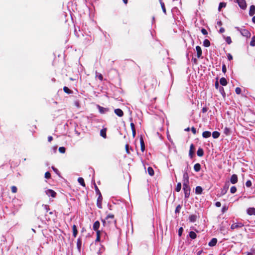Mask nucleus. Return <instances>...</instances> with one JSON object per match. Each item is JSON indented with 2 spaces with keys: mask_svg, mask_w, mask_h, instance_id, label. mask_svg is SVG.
Masks as SVG:
<instances>
[{
  "mask_svg": "<svg viewBox=\"0 0 255 255\" xmlns=\"http://www.w3.org/2000/svg\"><path fill=\"white\" fill-rule=\"evenodd\" d=\"M45 178L46 179H49L51 178V174L49 172L47 171L45 173Z\"/></svg>",
  "mask_w": 255,
  "mask_h": 255,
  "instance_id": "obj_44",
  "label": "nucleus"
},
{
  "mask_svg": "<svg viewBox=\"0 0 255 255\" xmlns=\"http://www.w3.org/2000/svg\"><path fill=\"white\" fill-rule=\"evenodd\" d=\"M247 212L250 216L255 215V208H249L247 210Z\"/></svg>",
  "mask_w": 255,
  "mask_h": 255,
  "instance_id": "obj_13",
  "label": "nucleus"
},
{
  "mask_svg": "<svg viewBox=\"0 0 255 255\" xmlns=\"http://www.w3.org/2000/svg\"><path fill=\"white\" fill-rule=\"evenodd\" d=\"M183 189L185 198H189L190 194V187L189 186V176L187 172H184L183 175Z\"/></svg>",
  "mask_w": 255,
  "mask_h": 255,
  "instance_id": "obj_1",
  "label": "nucleus"
},
{
  "mask_svg": "<svg viewBox=\"0 0 255 255\" xmlns=\"http://www.w3.org/2000/svg\"><path fill=\"white\" fill-rule=\"evenodd\" d=\"M235 92L237 94H240L241 93L242 90L240 87H237L235 89Z\"/></svg>",
  "mask_w": 255,
  "mask_h": 255,
  "instance_id": "obj_46",
  "label": "nucleus"
},
{
  "mask_svg": "<svg viewBox=\"0 0 255 255\" xmlns=\"http://www.w3.org/2000/svg\"><path fill=\"white\" fill-rule=\"evenodd\" d=\"M215 87L216 89H217L219 88V82L217 80L215 82Z\"/></svg>",
  "mask_w": 255,
  "mask_h": 255,
  "instance_id": "obj_56",
  "label": "nucleus"
},
{
  "mask_svg": "<svg viewBox=\"0 0 255 255\" xmlns=\"http://www.w3.org/2000/svg\"><path fill=\"white\" fill-rule=\"evenodd\" d=\"M140 149L142 152H143L145 150V145L143 141V139L142 137L140 138Z\"/></svg>",
  "mask_w": 255,
  "mask_h": 255,
  "instance_id": "obj_17",
  "label": "nucleus"
},
{
  "mask_svg": "<svg viewBox=\"0 0 255 255\" xmlns=\"http://www.w3.org/2000/svg\"><path fill=\"white\" fill-rule=\"evenodd\" d=\"M95 190H96L97 194L98 195H100V194H101L99 189H98V187L96 185H95Z\"/></svg>",
  "mask_w": 255,
  "mask_h": 255,
  "instance_id": "obj_53",
  "label": "nucleus"
},
{
  "mask_svg": "<svg viewBox=\"0 0 255 255\" xmlns=\"http://www.w3.org/2000/svg\"><path fill=\"white\" fill-rule=\"evenodd\" d=\"M227 57H228V59L229 60H231L233 59V56L232 55L230 54V53H228V55H227Z\"/></svg>",
  "mask_w": 255,
  "mask_h": 255,
  "instance_id": "obj_58",
  "label": "nucleus"
},
{
  "mask_svg": "<svg viewBox=\"0 0 255 255\" xmlns=\"http://www.w3.org/2000/svg\"><path fill=\"white\" fill-rule=\"evenodd\" d=\"M53 140V137L52 136H49L48 137V142H51Z\"/></svg>",
  "mask_w": 255,
  "mask_h": 255,
  "instance_id": "obj_64",
  "label": "nucleus"
},
{
  "mask_svg": "<svg viewBox=\"0 0 255 255\" xmlns=\"http://www.w3.org/2000/svg\"><path fill=\"white\" fill-rule=\"evenodd\" d=\"M181 183L180 182H179L177 183L176 187L175 188V190L177 192H179L181 190Z\"/></svg>",
  "mask_w": 255,
  "mask_h": 255,
  "instance_id": "obj_38",
  "label": "nucleus"
},
{
  "mask_svg": "<svg viewBox=\"0 0 255 255\" xmlns=\"http://www.w3.org/2000/svg\"><path fill=\"white\" fill-rule=\"evenodd\" d=\"M226 41L228 44H230L232 42V39L230 36H227L225 38Z\"/></svg>",
  "mask_w": 255,
  "mask_h": 255,
  "instance_id": "obj_40",
  "label": "nucleus"
},
{
  "mask_svg": "<svg viewBox=\"0 0 255 255\" xmlns=\"http://www.w3.org/2000/svg\"><path fill=\"white\" fill-rule=\"evenodd\" d=\"M195 148L193 144H191L190 146V150L189 152V155L191 158L193 157V156L194 154Z\"/></svg>",
  "mask_w": 255,
  "mask_h": 255,
  "instance_id": "obj_10",
  "label": "nucleus"
},
{
  "mask_svg": "<svg viewBox=\"0 0 255 255\" xmlns=\"http://www.w3.org/2000/svg\"><path fill=\"white\" fill-rule=\"evenodd\" d=\"M183 229L182 227H180L179 230H178V235L179 237H181L182 234V233H183Z\"/></svg>",
  "mask_w": 255,
  "mask_h": 255,
  "instance_id": "obj_49",
  "label": "nucleus"
},
{
  "mask_svg": "<svg viewBox=\"0 0 255 255\" xmlns=\"http://www.w3.org/2000/svg\"><path fill=\"white\" fill-rule=\"evenodd\" d=\"M181 209V206L180 205H178L176 208V209L175 211V213H179Z\"/></svg>",
  "mask_w": 255,
  "mask_h": 255,
  "instance_id": "obj_45",
  "label": "nucleus"
},
{
  "mask_svg": "<svg viewBox=\"0 0 255 255\" xmlns=\"http://www.w3.org/2000/svg\"><path fill=\"white\" fill-rule=\"evenodd\" d=\"M238 178L236 174H233L230 178V182L231 183L234 184L238 182Z\"/></svg>",
  "mask_w": 255,
  "mask_h": 255,
  "instance_id": "obj_8",
  "label": "nucleus"
},
{
  "mask_svg": "<svg viewBox=\"0 0 255 255\" xmlns=\"http://www.w3.org/2000/svg\"><path fill=\"white\" fill-rule=\"evenodd\" d=\"M224 133L226 135H230L231 133V131L230 129V128H227V127H225L224 129Z\"/></svg>",
  "mask_w": 255,
  "mask_h": 255,
  "instance_id": "obj_27",
  "label": "nucleus"
},
{
  "mask_svg": "<svg viewBox=\"0 0 255 255\" xmlns=\"http://www.w3.org/2000/svg\"><path fill=\"white\" fill-rule=\"evenodd\" d=\"M147 172L149 175L153 176L154 174L153 169L151 167H148L147 168Z\"/></svg>",
  "mask_w": 255,
  "mask_h": 255,
  "instance_id": "obj_30",
  "label": "nucleus"
},
{
  "mask_svg": "<svg viewBox=\"0 0 255 255\" xmlns=\"http://www.w3.org/2000/svg\"><path fill=\"white\" fill-rule=\"evenodd\" d=\"M237 191V188L235 186H232L231 187L230 189V192L231 193L234 194L236 193Z\"/></svg>",
  "mask_w": 255,
  "mask_h": 255,
  "instance_id": "obj_43",
  "label": "nucleus"
},
{
  "mask_svg": "<svg viewBox=\"0 0 255 255\" xmlns=\"http://www.w3.org/2000/svg\"><path fill=\"white\" fill-rule=\"evenodd\" d=\"M255 13V6L252 5L250 6L249 10V14L251 16L253 15Z\"/></svg>",
  "mask_w": 255,
  "mask_h": 255,
  "instance_id": "obj_19",
  "label": "nucleus"
},
{
  "mask_svg": "<svg viewBox=\"0 0 255 255\" xmlns=\"http://www.w3.org/2000/svg\"><path fill=\"white\" fill-rule=\"evenodd\" d=\"M159 0L163 12L165 14H166V8H165V6L164 2L162 1V0Z\"/></svg>",
  "mask_w": 255,
  "mask_h": 255,
  "instance_id": "obj_29",
  "label": "nucleus"
},
{
  "mask_svg": "<svg viewBox=\"0 0 255 255\" xmlns=\"http://www.w3.org/2000/svg\"><path fill=\"white\" fill-rule=\"evenodd\" d=\"M115 113L119 117H122L124 115V112L120 109H116L114 111Z\"/></svg>",
  "mask_w": 255,
  "mask_h": 255,
  "instance_id": "obj_15",
  "label": "nucleus"
},
{
  "mask_svg": "<svg viewBox=\"0 0 255 255\" xmlns=\"http://www.w3.org/2000/svg\"><path fill=\"white\" fill-rule=\"evenodd\" d=\"M203 191L202 188L200 186H197L195 189V192L197 194H201Z\"/></svg>",
  "mask_w": 255,
  "mask_h": 255,
  "instance_id": "obj_21",
  "label": "nucleus"
},
{
  "mask_svg": "<svg viewBox=\"0 0 255 255\" xmlns=\"http://www.w3.org/2000/svg\"><path fill=\"white\" fill-rule=\"evenodd\" d=\"M252 185V183L251 180H248L246 183V185L247 187H251Z\"/></svg>",
  "mask_w": 255,
  "mask_h": 255,
  "instance_id": "obj_48",
  "label": "nucleus"
},
{
  "mask_svg": "<svg viewBox=\"0 0 255 255\" xmlns=\"http://www.w3.org/2000/svg\"><path fill=\"white\" fill-rule=\"evenodd\" d=\"M217 243V239L216 238H213L209 243L208 245L210 247L215 246Z\"/></svg>",
  "mask_w": 255,
  "mask_h": 255,
  "instance_id": "obj_18",
  "label": "nucleus"
},
{
  "mask_svg": "<svg viewBox=\"0 0 255 255\" xmlns=\"http://www.w3.org/2000/svg\"><path fill=\"white\" fill-rule=\"evenodd\" d=\"M98 108L99 112L101 114H104V113H106V112H108L109 111V109L104 108V107H101V106H100L99 105H98Z\"/></svg>",
  "mask_w": 255,
  "mask_h": 255,
  "instance_id": "obj_16",
  "label": "nucleus"
},
{
  "mask_svg": "<svg viewBox=\"0 0 255 255\" xmlns=\"http://www.w3.org/2000/svg\"><path fill=\"white\" fill-rule=\"evenodd\" d=\"M81 185H82L84 187L85 186V183L84 180L83 178H82V177H81Z\"/></svg>",
  "mask_w": 255,
  "mask_h": 255,
  "instance_id": "obj_55",
  "label": "nucleus"
},
{
  "mask_svg": "<svg viewBox=\"0 0 255 255\" xmlns=\"http://www.w3.org/2000/svg\"><path fill=\"white\" fill-rule=\"evenodd\" d=\"M11 191L13 193H15L17 191V187L15 186H12L11 187Z\"/></svg>",
  "mask_w": 255,
  "mask_h": 255,
  "instance_id": "obj_41",
  "label": "nucleus"
},
{
  "mask_svg": "<svg viewBox=\"0 0 255 255\" xmlns=\"http://www.w3.org/2000/svg\"><path fill=\"white\" fill-rule=\"evenodd\" d=\"M102 222L104 226L110 227L112 225L116 226L117 220L115 219V216L114 214H109L106 217L105 219L102 220Z\"/></svg>",
  "mask_w": 255,
  "mask_h": 255,
  "instance_id": "obj_2",
  "label": "nucleus"
},
{
  "mask_svg": "<svg viewBox=\"0 0 255 255\" xmlns=\"http://www.w3.org/2000/svg\"><path fill=\"white\" fill-rule=\"evenodd\" d=\"M239 6L243 9L247 7V3L245 0H236Z\"/></svg>",
  "mask_w": 255,
  "mask_h": 255,
  "instance_id": "obj_5",
  "label": "nucleus"
},
{
  "mask_svg": "<svg viewBox=\"0 0 255 255\" xmlns=\"http://www.w3.org/2000/svg\"><path fill=\"white\" fill-rule=\"evenodd\" d=\"M189 220L191 222H194L196 220V216L195 215H192L189 216Z\"/></svg>",
  "mask_w": 255,
  "mask_h": 255,
  "instance_id": "obj_37",
  "label": "nucleus"
},
{
  "mask_svg": "<svg viewBox=\"0 0 255 255\" xmlns=\"http://www.w3.org/2000/svg\"><path fill=\"white\" fill-rule=\"evenodd\" d=\"M203 45L206 47H209L210 46V41L207 39H205L203 41Z\"/></svg>",
  "mask_w": 255,
  "mask_h": 255,
  "instance_id": "obj_32",
  "label": "nucleus"
},
{
  "mask_svg": "<svg viewBox=\"0 0 255 255\" xmlns=\"http://www.w3.org/2000/svg\"><path fill=\"white\" fill-rule=\"evenodd\" d=\"M63 91H64L65 93L68 94H70L73 93L72 90H71L67 87L66 86L63 87Z\"/></svg>",
  "mask_w": 255,
  "mask_h": 255,
  "instance_id": "obj_34",
  "label": "nucleus"
},
{
  "mask_svg": "<svg viewBox=\"0 0 255 255\" xmlns=\"http://www.w3.org/2000/svg\"><path fill=\"white\" fill-rule=\"evenodd\" d=\"M225 28H223V27H221L220 30H219V32L220 33H223V32H225Z\"/></svg>",
  "mask_w": 255,
  "mask_h": 255,
  "instance_id": "obj_63",
  "label": "nucleus"
},
{
  "mask_svg": "<svg viewBox=\"0 0 255 255\" xmlns=\"http://www.w3.org/2000/svg\"><path fill=\"white\" fill-rule=\"evenodd\" d=\"M201 32L204 35H207L208 34V32H207V30L204 28H203L201 29Z\"/></svg>",
  "mask_w": 255,
  "mask_h": 255,
  "instance_id": "obj_51",
  "label": "nucleus"
},
{
  "mask_svg": "<svg viewBox=\"0 0 255 255\" xmlns=\"http://www.w3.org/2000/svg\"><path fill=\"white\" fill-rule=\"evenodd\" d=\"M156 82V80L154 78L151 79H146V83L144 84V89L147 91L152 90L155 88V85L154 83Z\"/></svg>",
  "mask_w": 255,
  "mask_h": 255,
  "instance_id": "obj_3",
  "label": "nucleus"
},
{
  "mask_svg": "<svg viewBox=\"0 0 255 255\" xmlns=\"http://www.w3.org/2000/svg\"><path fill=\"white\" fill-rule=\"evenodd\" d=\"M125 148H126V151L127 153L128 154H130V152L129 151V145L128 144H126Z\"/></svg>",
  "mask_w": 255,
  "mask_h": 255,
  "instance_id": "obj_47",
  "label": "nucleus"
},
{
  "mask_svg": "<svg viewBox=\"0 0 255 255\" xmlns=\"http://www.w3.org/2000/svg\"><path fill=\"white\" fill-rule=\"evenodd\" d=\"M77 248L80 250V239H78L77 242Z\"/></svg>",
  "mask_w": 255,
  "mask_h": 255,
  "instance_id": "obj_60",
  "label": "nucleus"
},
{
  "mask_svg": "<svg viewBox=\"0 0 255 255\" xmlns=\"http://www.w3.org/2000/svg\"><path fill=\"white\" fill-rule=\"evenodd\" d=\"M215 205L216 207H220L221 206V204L220 202H217L216 203H215Z\"/></svg>",
  "mask_w": 255,
  "mask_h": 255,
  "instance_id": "obj_62",
  "label": "nucleus"
},
{
  "mask_svg": "<svg viewBox=\"0 0 255 255\" xmlns=\"http://www.w3.org/2000/svg\"><path fill=\"white\" fill-rule=\"evenodd\" d=\"M241 34L244 36L249 37L251 36V33L247 29H243L241 32Z\"/></svg>",
  "mask_w": 255,
  "mask_h": 255,
  "instance_id": "obj_14",
  "label": "nucleus"
},
{
  "mask_svg": "<svg viewBox=\"0 0 255 255\" xmlns=\"http://www.w3.org/2000/svg\"><path fill=\"white\" fill-rule=\"evenodd\" d=\"M207 111H208V108L207 107H203L202 110V111L203 113L207 112Z\"/></svg>",
  "mask_w": 255,
  "mask_h": 255,
  "instance_id": "obj_61",
  "label": "nucleus"
},
{
  "mask_svg": "<svg viewBox=\"0 0 255 255\" xmlns=\"http://www.w3.org/2000/svg\"><path fill=\"white\" fill-rule=\"evenodd\" d=\"M211 135V133L210 131H204L202 133V136L204 138H208V137H210Z\"/></svg>",
  "mask_w": 255,
  "mask_h": 255,
  "instance_id": "obj_22",
  "label": "nucleus"
},
{
  "mask_svg": "<svg viewBox=\"0 0 255 255\" xmlns=\"http://www.w3.org/2000/svg\"><path fill=\"white\" fill-rule=\"evenodd\" d=\"M197 154L199 157H202L204 155V150L202 148H199L197 151Z\"/></svg>",
  "mask_w": 255,
  "mask_h": 255,
  "instance_id": "obj_24",
  "label": "nucleus"
},
{
  "mask_svg": "<svg viewBox=\"0 0 255 255\" xmlns=\"http://www.w3.org/2000/svg\"><path fill=\"white\" fill-rule=\"evenodd\" d=\"M250 45L253 47L255 46V36H254L252 37V40L250 42Z\"/></svg>",
  "mask_w": 255,
  "mask_h": 255,
  "instance_id": "obj_39",
  "label": "nucleus"
},
{
  "mask_svg": "<svg viewBox=\"0 0 255 255\" xmlns=\"http://www.w3.org/2000/svg\"><path fill=\"white\" fill-rule=\"evenodd\" d=\"M96 239L95 241L96 242H99L100 241L101 239V231H97L96 232Z\"/></svg>",
  "mask_w": 255,
  "mask_h": 255,
  "instance_id": "obj_33",
  "label": "nucleus"
},
{
  "mask_svg": "<svg viewBox=\"0 0 255 255\" xmlns=\"http://www.w3.org/2000/svg\"><path fill=\"white\" fill-rule=\"evenodd\" d=\"M220 133L218 131H215L212 133V136L214 138H217L220 136Z\"/></svg>",
  "mask_w": 255,
  "mask_h": 255,
  "instance_id": "obj_36",
  "label": "nucleus"
},
{
  "mask_svg": "<svg viewBox=\"0 0 255 255\" xmlns=\"http://www.w3.org/2000/svg\"><path fill=\"white\" fill-rule=\"evenodd\" d=\"M46 194L48 196H51L52 198H55L56 196V193L53 190L48 189L46 191Z\"/></svg>",
  "mask_w": 255,
  "mask_h": 255,
  "instance_id": "obj_6",
  "label": "nucleus"
},
{
  "mask_svg": "<svg viewBox=\"0 0 255 255\" xmlns=\"http://www.w3.org/2000/svg\"><path fill=\"white\" fill-rule=\"evenodd\" d=\"M102 194H100V195H99V197H98V198L97 199V206L99 209H101L102 208Z\"/></svg>",
  "mask_w": 255,
  "mask_h": 255,
  "instance_id": "obj_9",
  "label": "nucleus"
},
{
  "mask_svg": "<svg viewBox=\"0 0 255 255\" xmlns=\"http://www.w3.org/2000/svg\"><path fill=\"white\" fill-rule=\"evenodd\" d=\"M229 187V184L228 182H226L223 188L221 189V192L219 196L224 195L228 191Z\"/></svg>",
  "mask_w": 255,
  "mask_h": 255,
  "instance_id": "obj_4",
  "label": "nucleus"
},
{
  "mask_svg": "<svg viewBox=\"0 0 255 255\" xmlns=\"http://www.w3.org/2000/svg\"><path fill=\"white\" fill-rule=\"evenodd\" d=\"M244 226V224L242 223H236L233 224L231 225V229L232 230H234L235 229L241 228V227H243Z\"/></svg>",
  "mask_w": 255,
  "mask_h": 255,
  "instance_id": "obj_7",
  "label": "nucleus"
},
{
  "mask_svg": "<svg viewBox=\"0 0 255 255\" xmlns=\"http://www.w3.org/2000/svg\"><path fill=\"white\" fill-rule=\"evenodd\" d=\"M65 151L66 148L63 146H61L59 148V151L61 153H64Z\"/></svg>",
  "mask_w": 255,
  "mask_h": 255,
  "instance_id": "obj_42",
  "label": "nucleus"
},
{
  "mask_svg": "<svg viewBox=\"0 0 255 255\" xmlns=\"http://www.w3.org/2000/svg\"><path fill=\"white\" fill-rule=\"evenodd\" d=\"M222 71L223 73H225L227 71V68L225 64H223L222 65Z\"/></svg>",
  "mask_w": 255,
  "mask_h": 255,
  "instance_id": "obj_52",
  "label": "nucleus"
},
{
  "mask_svg": "<svg viewBox=\"0 0 255 255\" xmlns=\"http://www.w3.org/2000/svg\"><path fill=\"white\" fill-rule=\"evenodd\" d=\"M100 225V222L98 221H96L93 224V230L94 231H95L96 232H97V231H100L99 230Z\"/></svg>",
  "mask_w": 255,
  "mask_h": 255,
  "instance_id": "obj_11",
  "label": "nucleus"
},
{
  "mask_svg": "<svg viewBox=\"0 0 255 255\" xmlns=\"http://www.w3.org/2000/svg\"><path fill=\"white\" fill-rule=\"evenodd\" d=\"M72 230H73V235L74 237H76L78 234V231L77 229L76 226L74 225L72 227Z\"/></svg>",
  "mask_w": 255,
  "mask_h": 255,
  "instance_id": "obj_28",
  "label": "nucleus"
},
{
  "mask_svg": "<svg viewBox=\"0 0 255 255\" xmlns=\"http://www.w3.org/2000/svg\"><path fill=\"white\" fill-rule=\"evenodd\" d=\"M227 3L224 2H220L218 7V10L220 11L221 10L222 8L225 7L226 6Z\"/></svg>",
  "mask_w": 255,
  "mask_h": 255,
  "instance_id": "obj_31",
  "label": "nucleus"
},
{
  "mask_svg": "<svg viewBox=\"0 0 255 255\" xmlns=\"http://www.w3.org/2000/svg\"><path fill=\"white\" fill-rule=\"evenodd\" d=\"M220 83L222 86H226L228 84L227 81L225 78H221L220 80Z\"/></svg>",
  "mask_w": 255,
  "mask_h": 255,
  "instance_id": "obj_20",
  "label": "nucleus"
},
{
  "mask_svg": "<svg viewBox=\"0 0 255 255\" xmlns=\"http://www.w3.org/2000/svg\"><path fill=\"white\" fill-rule=\"evenodd\" d=\"M228 210V207H227L226 206H224L223 207L222 209V211L223 213H225V212H226Z\"/></svg>",
  "mask_w": 255,
  "mask_h": 255,
  "instance_id": "obj_54",
  "label": "nucleus"
},
{
  "mask_svg": "<svg viewBox=\"0 0 255 255\" xmlns=\"http://www.w3.org/2000/svg\"><path fill=\"white\" fill-rule=\"evenodd\" d=\"M189 237H190V238H191L192 239H196V237H197V235H196V234L193 232V231H191L190 233H189Z\"/></svg>",
  "mask_w": 255,
  "mask_h": 255,
  "instance_id": "obj_35",
  "label": "nucleus"
},
{
  "mask_svg": "<svg viewBox=\"0 0 255 255\" xmlns=\"http://www.w3.org/2000/svg\"><path fill=\"white\" fill-rule=\"evenodd\" d=\"M194 169L196 172H199L201 169V165L200 163H196L194 166Z\"/></svg>",
  "mask_w": 255,
  "mask_h": 255,
  "instance_id": "obj_25",
  "label": "nucleus"
},
{
  "mask_svg": "<svg viewBox=\"0 0 255 255\" xmlns=\"http://www.w3.org/2000/svg\"><path fill=\"white\" fill-rule=\"evenodd\" d=\"M219 90H220V92L221 93V94H222V95L223 96H224L225 95V92L224 91V88L222 87H220L219 88Z\"/></svg>",
  "mask_w": 255,
  "mask_h": 255,
  "instance_id": "obj_50",
  "label": "nucleus"
},
{
  "mask_svg": "<svg viewBox=\"0 0 255 255\" xmlns=\"http://www.w3.org/2000/svg\"><path fill=\"white\" fill-rule=\"evenodd\" d=\"M191 129L194 134H195L196 133V129L194 127H192Z\"/></svg>",
  "mask_w": 255,
  "mask_h": 255,
  "instance_id": "obj_57",
  "label": "nucleus"
},
{
  "mask_svg": "<svg viewBox=\"0 0 255 255\" xmlns=\"http://www.w3.org/2000/svg\"><path fill=\"white\" fill-rule=\"evenodd\" d=\"M42 209L45 213H46L50 210L49 206L48 205H42Z\"/></svg>",
  "mask_w": 255,
  "mask_h": 255,
  "instance_id": "obj_26",
  "label": "nucleus"
},
{
  "mask_svg": "<svg viewBox=\"0 0 255 255\" xmlns=\"http://www.w3.org/2000/svg\"><path fill=\"white\" fill-rule=\"evenodd\" d=\"M130 127H131V128L132 130L133 129H135L134 124L133 123H131L130 124Z\"/></svg>",
  "mask_w": 255,
  "mask_h": 255,
  "instance_id": "obj_59",
  "label": "nucleus"
},
{
  "mask_svg": "<svg viewBox=\"0 0 255 255\" xmlns=\"http://www.w3.org/2000/svg\"><path fill=\"white\" fill-rule=\"evenodd\" d=\"M106 131V128H103L100 131V135L105 138L107 137Z\"/></svg>",
  "mask_w": 255,
  "mask_h": 255,
  "instance_id": "obj_23",
  "label": "nucleus"
},
{
  "mask_svg": "<svg viewBox=\"0 0 255 255\" xmlns=\"http://www.w3.org/2000/svg\"><path fill=\"white\" fill-rule=\"evenodd\" d=\"M196 50L197 51V56L198 58H199L201 57L202 54L201 48L199 46H197L196 47Z\"/></svg>",
  "mask_w": 255,
  "mask_h": 255,
  "instance_id": "obj_12",
  "label": "nucleus"
}]
</instances>
